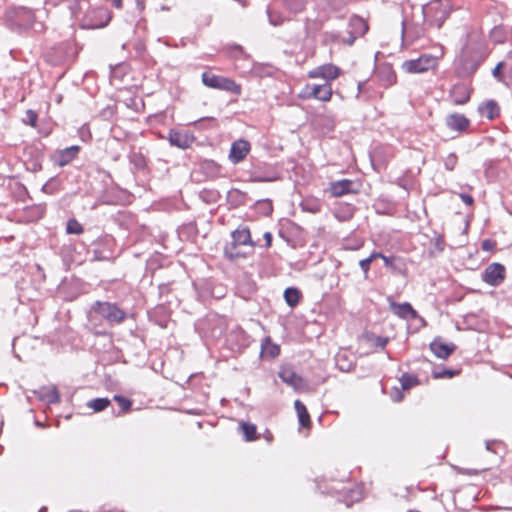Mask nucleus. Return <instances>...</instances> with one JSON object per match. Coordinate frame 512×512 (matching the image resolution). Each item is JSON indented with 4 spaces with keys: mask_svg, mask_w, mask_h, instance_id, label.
I'll return each instance as SVG.
<instances>
[{
    "mask_svg": "<svg viewBox=\"0 0 512 512\" xmlns=\"http://www.w3.org/2000/svg\"><path fill=\"white\" fill-rule=\"evenodd\" d=\"M6 19L14 29H32L36 33L44 31V23L36 19L33 10L26 7H10L6 11Z\"/></svg>",
    "mask_w": 512,
    "mask_h": 512,
    "instance_id": "obj_1",
    "label": "nucleus"
},
{
    "mask_svg": "<svg viewBox=\"0 0 512 512\" xmlns=\"http://www.w3.org/2000/svg\"><path fill=\"white\" fill-rule=\"evenodd\" d=\"M92 310L111 326L121 324L127 317V313L116 303L96 301Z\"/></svg>",
    "mask_w": 512,
    "mask_h": 512,
    "instance_id": "obj_2",
    "label": "nucleus"
},
{
    "mask_svg": "<svg viewBox=\"0 0 512 512\" xmlns=\"http://www.w3.org/2000/svg\"><path fill=\"white\" fill-rule=\"evenodd\" d=\"M202 82L209 88L231 92L235 95L241 94V86L231 78L204 72L202 74Z\"/></svg>",
    "mask_w": 512,
    "mask_h": 512,
    "instance_id": "obj_3",
    "label": "nucleus"
},
{
    "mask_svg": "<svg viewBox=\"0 0 512 512\" xmlns=\"http://www.w3.org/2000/svg\"><path fill=\"white\" fill-rule=\"evenodd\" d=\"M436 65V59L431 55H421L417 59L404 61L402 68L408 73H423Z\"/></svg>",
    "mask_w": 512,
    "mask_h": 512,
    "instance_id": "obj_4",
    "label": "nucleus"
},
{
    "mask_svg": "<svg viewBox=\"0 0 512 512\" xmlns=\"http://www.w3.org/2000/svg\"><path fill=\"white\" fill-rule=\"evenodd\" d=\"M506 277V269L504 265L494 262L489 264L483 271L481 278L490 286H499Z\"/></svg>",
    "mask_w": 512,
    "mask_h": 512,
    "instance_id": "obj_5",
    "label": "nucleus"
},
{
    "mask_svg": "<svg viewBox=\"0 0 512 512\" xmlns=\"http://www.w3.org/2000/svg\"><path fill=\"white\" fill-rule=\"evenodd\" d=\"M430 12H433L432 19L429 20L430 25H435L439 29L444 21L449 17L450 9L448 5H444L441 2H434L427 8L423 9L425 17H429Z\"/></svg>",
    "mask_w": 512,
    "mask_h": 512,
    "instance_id": "obj_6",
    "label": "nucleus"
},
{
    "mask_svg": "<svg viewBox=\"0 0 512 512\" xmlns=\"http://www.w3.org/2000/svg\"><path fill=\"white\" fill-rule=\"evenodd\" d=\"M110 14L105 8H96L92 10L83 20V27L89 29L102 28L110 21Z\"/></svg>",
    "mask_w": 512,
    "mask_h": 512,
    "instance_id": "obj_7",
    "label": "nucleus"
},
{
    "mask_svg": "<svg viewBox=\"0 0 512 512\" xmlns=\"http://www.w3.org/2000/svg\"><path fill=\"white\" fill-rule=\"evenodd\" d=\"M279 378L296 391L307 387L306 381L295 372L291 366H282L278 372Z\"/></svg>",
    "mask_w": 512,
    "mask_h": 512,
    "instance_id": "obj_8",
    "label": "nucleus"
},
{
    "mask_svg": "<svg viewBox=\"0 0 512 512\" xmlns=\"http://www.w3.org/2000/svg\"><path fill=\"white\" fill-rule=\"evenodd\" d=\"M333 94L330 83L306 85L303 95L307 98H314L320 101H329Z\"/></svg>",
    "mask_w": 512,
    "mask_h": 512,
    "instance_id": "obj_9",
    "label": "nucleus"
},
{
    "mask_svg": "<svg viewBox=\"0 0 512 512\" xmlns=\"http://www.w3.org/2000/svg\"><path fill=\"white\" fill-rule=\"evenodd\" d=\"M249 175L252 182H273L278 179L277 172L267 164L254 166Z\"/></svg>",
    "mask_w": 512,
    "mask_h": 512,
    "instance_id": "obj_10",
    "label": "nucleus"
},
{
    "mask_svg": "<svg viewBox=\"0 0 512 512\" xmlns=\"http://www.w3.org/2000/svg\"><path fill=\"white\" fill-rule=\"evenodd\" d=\"M359 185L352 180L342 179L331 182L328 188L333 197H341L346 194L357 193Z\"/></svg>",
    "mask_w": 512,
    "mask_h": 512,
    "instance_id": "obj_11",
    "label": "nucleus"
},
{
    "mask_svg": "<svg viewBox=\"0 0 512 512\" xmlns=\"http://www.w3.org/2000/svg\"><path fill=\"white\" fill-rule=\"evenodd\" d=\"M340 74V69L333 65V64H324L321 66H318L308 72L309 78L316 79V78H322L326 82L330 83L331 81L335 80Z\"/></svg>",
    "mask_w": 512,
    "mask_h": 512,
    "instance_id": "obj_12",
    "label": "nucleus"
},
{
    "mask_svg": "<svg viewBox=\"0 0 512 512\" xmlns=\"http://www.w3.org/2000/svg\"><path fill=\"white\" fill-rule=\"evenodd\" d=\"M168 141L171 146L187 149L193 144L195 137L190 132L171 129L168 133Z\"/></svg>",
    "mask_w": 512,
    "mask_h": 512,
    "instance_id": "obj_13",
    "label": "nucleus"
},
{
    "mask_svg": "<svg viewBox=\"0 0 512 512\" xmlns=\"http://www.w3.org/2000/svg\"><path fill=\"white\" fill-rule=\"evenodd\" d=\"M250 149L251 145L247 140H236L231 145L228 158L233 164H238L246 158Z\"/></svg>",
    "mask_w": 512,
    "mask_h": 512,
    "instance_id": "obj_14",
    "label": "nucleus"
},
{
    "mask_svg": "<svg viewBox=\"0 0 512 512\" xmlns=\"http://www.w3.org/2000/svg\"><path fill=\"white\" fill-rule=\"evenodd\" d=\"M445 124L448 129L463 133L468 130L470 126V120L463 114L451 113L446 116Z\"/></svg>",
    "mask_w": 512,
    "mask_h": 512,
    "instance_id": "obj_15",
    "label": "nucleus"
},
{
    "mask_svg": "<svg viewBox=\"0 0 512 512\" xmlns=\"http://www.w3.org/2000/svg\"><path fill=\"white\" fill-rule=\"evenodd\" d=\"M34 395L47 404H56L60 402V394L55 385L42 386L33 391Z\"/></svg>",
    "mask_w": 512,
    "mask_h": 512,
    "instance_id": "obj_16",
    "label": "nucleus"
},
{
    "mask_svg": "<svg viewBox=\"0 0 512 512\" xmlns=\"http://www.w3.org/2000/svg\"><path fill=\"white\" fill-rule=\"evenodd\" d=\"M430 350L439 359H447L456 349L454 343H444L441 338H435L429 345Z\"/></svg>",
    "mask_w": 512,
    "mask_h": 512,
    "instance_id": "obj_17",
    "label": "nucleus"
},
{
    "mask_svg": "<svg viewBox=\"0 0 512 512\" xmlns=\"http://www.w3.org/2000/svg\"><path fill=\"white\" fill-rule=\"evenodd\" d=\"M79 149V146L73 145L57 151L53 156L54 162L60 167L69 164L77 156Z\"/></svg>",
    "mask_w": 512,
    "mask_h": 512,
    "instance_id": "obj_18",
    "label": "nucleus"
},
{
    "mask_svg": "<svg viewBox=\"0 0 512 512\" xmlns=\"http://www.w3.org/2000/svg\"><path fill=\"white\" fill-rule=\"evenodd\" d=\"M449 97L455 105H464L470 99V91L464 84H455L449 92Z\"/></svg>",
    "mask_w": 512,
    "mask_h": 512,
    "instance_id": "obj_19",
    "label": "nucleus"
},
{
    "mask_svg": "<svg viewBox=\"0 0 512 512\" xmlns=\"http://www.w3.org/2000/svg\"><path fill=\"white\" fill-rule=\"evenodd\" d=\"M231 238L234 243L239 246L249 245L255 246V243L251 239L250 230L247 226L240 225L236 230L231 233Z\"/></svg>",
    "mask_w": 512,
    "mask_h": 512,
    "instance_id": "obj_20",
    "label": "nucleus"
},
{
    "mask_svg": "<svg viewBox=\"0 0 512 512\" xmlns=\"http://www.w3.org/2000/svg\"><path fill=\"white\" fill-rule=\"evenodd\" d=\"M367 31L368 24L363 18L354 15L349 19L347 31L348 33H352L353 35L357 36H363Z\"/></svg>",
    "mask_w": 512,
    "mask_h": 512,
    "instance_id": "obj_21",
    "label": "nucleus"
},
{
    "mask_svg": "<svg viewBox=\"0 0 512 512\" xmlns=\"http://www.w3.org/2000/svg\"><path fill=\"white\" fill-rule=\"evenodd\" d=\"M391 307L393 309V312L400 318L414 319L417 317V312L413 309L411 304L408 302L401 303V304L392 302Z\"/></svg>",
    "mask_w": 512,
    "mask_h": 512,
    "instance_id": "obj_22",
    "label": "nucleus"
},
{
    "mask_svg": "<svg viewBox=\"0 0 512 512\" xmlns=\"http://www.w3.org/2000/svg\"><path fill=\"white\" fill-rule=\"evenodd\" d=\"M377 75L383 86L388 87L396 82V74L390 66H381Z\"/></svg>",
    "mask_w": 512,
    "mask_h": 512,
    "instance_id": "obj_23",
    "label": "nucleus"
},
{
    "mask_svg": "<svg viewBox=\"0 0 512 512\" xmlns=\"http://www.w3.org/2000/svg\"><path fill=\"white\" fill-rule=\"evenodd\" d=\"M479 109H480L481 114L490 120L499 116V113H500V108H499L497 102L494 100L487 101Z\"/></svg>",
    "mask_w": 512,
    "mask_h": 512,
    "instance_id": "obj_24",
    "label": "nucleus"
},
{
    "mask_svg": "<svg viewBox=\"0 0 512 512\" xmlns=\"http://www.w3.org/2000/svg\"><path fill=\"white\" fill-rule=\"evenodd\" d=\"M509 34V30L507 27L503 25L495 26L490 31V39L496 44H502L506 41Z\"/></svg>",
    "mask_w": 512,
    "mask_h": 512,
    "instance_id": "obj_25",
    "label": "nucleus"
},
{
    "mask_svg": "<svg viewBox=\"0 0 512 512\" xmlns=\"http://www.w3.org/2000/svg\"><path fill=\"white\" fill-rule=\"evenodd\" d=\"M294 407L298 415L299 422L301 426L307 427L310 425V416L305 405L300 401L296 400L294 402Z\"/></svg>",
    "mask_w": 512,
    "mask_h": 512,
    "instance_id": "obj_26",
    "label": "nucleus"
},
{
    "mask_svg": "<svg viewBox=\"0 0 512 512\" xmlns=\"http://www.w3.org/2000/svg\"><path fill=\"white\" fill-rule=\"evenodd\" d=\"M239 245L231 241L224 247V256L230 261H235L241 257H244V254L241 253L237 248Z\"/></svg>",
    "mask_w": 512,
    "mask_h": 512,
    "instance_id": "obj_27",
    "label": "nucleus"
},
{
    "mask_svg": "<svg viewBox=\"0 0 512 512\" xmlns=\"http://www.w3.org/2000/svg\"><path fill=\"white\" fill-rule=\"evenodd\" d=\"M284 299L290 307H295L300 299V292L298 289L289 287L284 291Z\"/></svg>",
    "mask_w": 512,
    "mask_h": 512,
    "instance_id": "obj_28",
    "label": "nucleus"
},
{
    "mask_svg": "<svg viewBox=\"0 0 512 512\" xmlns=\"http://www.w3.org/2000/svg\"><path fill=\"white\" fill-rule=\"evenodd\" d=\"M110 405L108 398H95L87 402V407L95 412H101Z\"/></svg>",
    "mask_w": 512,
    "mask_h": 512,
    "instance_id": "obj_29",
    "label": "nucleus"
},
{
    "mask_svg": "<svg viewBox=\"0 0 512 512\" xmlns=\"http://www.w3.org/2000/svg\"><path fill=\"white\" fill-rule=\"evenodd\" d=\"M240 427L246 441H253L257 439L256 426L254 424L243 422Z\"/></svg>",
    "mask_w": 512,
    "mask_h": 512,
    "instance_id": "obj_30",
    "label": "nucleus"
},
{
    "mask_svg": "<svg viewBox=\"0 0 512 512\" xmlns=\"http://www.w3.org/2000/svg\"><path fill=\"white\" fill-rule=\"evenodd\" d=\"M262 353L274 358L279 355L280 348L278 345L273 344L270 339H266L262 344Z\"/></svg>",
    "mask_w": 512,
    "mask_h": 512,
    "instance_id": "obj_31",
    "label": "nucleus"
},
{
    "mask_svg": "<svg viewBox=\"0 0 512 512\" xmlns=\"http://www.w3.org/2000/svg\"><path fill=\"white\" fill-rule=\"evenodd\" d=\"M400 382H401L402 389L408 390L411 387L418 384V379L414 375H411L409 373H404V374H402V376L400 378Z\"/></svg>",
    "mask_w": 512,
    "mask_h": 512,
    "instance_id": "obj_32",
    "label": "nucleus"
},
{
    "mask_svg": "<svg viewBox=\"0 0 512 512\" xmlns=\"http://www.w3.org/2000/svg\"><path fill=\"white\" fill-rule=\"evenodd\" d=\"M83 231V226L76 219L72 218L67 221L66 232L68 234L80 235Z\"/></svg>",
    "mask_w": 512,
    "mask_h": 512,
    "instance_id": "obj_33",
    "label": "nucleus"
},
{
    "mask_svg": "<svg viewBox=\"0 0 512 512\" xmlns=\"http://www.w3.org/2000/svg\"><path fill=\"white\" fill-rule=\"evenodd\" d=\"M285 6L291 12L297 13L304 9L305 0H285Z\"/></svg>",
    "mask_w": 512,
    "mask_h": 512,
    "instance_id": "obj_34",
    "label": "nucleus"
},
{
    "mask_svg": "<svg viewBox=\"0 0 512 512\" xmlns=\"http://www.w3.org/2000/svg\"><path fill=\"white\" fill-rule=\"evenodd\" d=\"M457 374L456 371L446 369V368H439L435 369L432 373L433 377L435 379H442V378H452Z\"/></svg>",
    "mask_w": 512,
    "mask_h": 512,
    "instance_id": "obj_35",
    "label": "nucleus"
},
{
    "mask_svg": "<svg viewBox=\"0 0 512 512\" xmlns=\"http://www.w3.org/2000/svg\"><path fill=\"white\" fill-rule=\"evenodd\" d=\"M444 167L448 171H453L458 163V157L455 153H450L444 160Z\"/></svg>",
    "mask_w": 512,
    "mask_h": 512,
    "instance_id": "obj_36",
    "label": "nucleus"
},
{
    "mask_svg": "<svg viewBox=\"0 0 512 512\" xmlns=\"http://www.w3.org/2000/svg\"><path fill=\"white\" fill-rule=\"evenodd\" d=\"M37 120H38V114L36 111H34L32 109H28L25 112V117L23 118V122L25 124L30 125L32 127H36Z\"/></svg>",
    "mask_w": 512,
    "mask_h": 512,
    "instance_id": "obj_37",
    "label": "nucleus"
},
{
    "mask_svg": "<svg viewBox=\"0 0 512 512\" xmlns=\"http://www.w3.org/2000/svg\"><path fill=\"white\" fill-rule=\"evenodd\" d=\"M114 400L119 404V406L121 407V412H127L130 410L131 408V405H132V402L121 396V395H115L114 396Z\"/></svg>",
    "mask_w": 512,
    "mask_h": 512,
    "instance_id": "obj_38",
    "label": "nucleus"
},
{
    "mask_svg": "<svg viewBox=\"0 0 512 512\" xmlns=\"http://www.w3.org/2000/svg\"><path fill=\"white\" fill-rule=\"evenodd\" d=\"M505 67V63L503 61L499 62L496 67L492 70V75L493 77L498 81V82H504V76L501 72V69Z\"/></svg>",
    "mask_w": 512,
    "mask_h": 512,
    "instance_id": "obj_39",
    "label": "nucleus"
},
{
    "mask_svg": "<svg viewBox=\"0 0 512 512\" xmlns=\"http://www.w3.org/2000/svg\"><path fill=\"white\" fill-rule=\"evenodd\" d=\"M371 262H372V260L369 257L362 259L359 262V266H360L361 270L364 272L365 279L368 277V272L370 270Z\"/></svg>",
    "mask_w": 512,
    "mask_h": 512,
    "instance_id": "obj_40",
    "label": "nucleus"
},
{
    "mask_svg": "<svg viewBox=\"0 0 512 512\" xmlns=\"http://www.w3.org/2000/svg\"><path fill=\"white\" fill-rule=\"evenodd\" d=\"M496 246V243L490 239H485L482 241L481 248L484 251H492Z\"/></svg>",
    "mask_w": 512,
    "mask_h": 512,
    "instance_id": "obj_41",
    "label": "nucleus"
},
{
    "mask_svg": "<svg viewBox=\"0 0 512 512\" xmlns=\"http://www.w3.org/2000/svg\"><path fill=\"white\" fill-rule=\"evenodd\" d=\"M71 0H45L46 5L57 7L61 4L69 3Z\"/></svg>",
    "mask_w": 512,
    "mask_h": 512,
    "instance_id": "obj_42",
    "label": "nucleus"
},
{
    "mask_svg": "<svg viewBox=\"0 0 512 512\" xmlns=\"http://www.w3.org/2000/svg\"><path fill=\"white\" fill-rule=\"evenodd\" d=\"M460 198L468 206H471L473 204V197L469 194L462 193L460 194Z\"/></svg>",
    "mask_w": 512,
    "mask_h": 512,
    "instance_id": "obj_43",
    "label": "nucleus"
},
{
    "mask_svg": "<svg viewBox=\"0 0 512 512\" xmlns=\"http://www.w3.org/2000/svg\"><path fill=\"white\" fill-rule=\"evenodd\" d=\"M457 472L459 474H465V475H476L478 473L477 470H473V469H466V468H458L457 469Z\"/></svg>",
    "mask_w": 512,
    "mask_h": 512,
    "instance_id": "obj_44",
    "label": "nucleus"
},
{
    "mask_svg": "<svg viewBox=\"0 0 512 512\" xmlns=\"http://www.w3.org/2000/svg\"><path fill=\"white\" fill-rule=\"evenodd\" d=\"M387 342H388V339H387V338H384V337H377V338H376V342H375V344H376V346H379V347H381L382 349H384V348H385V346H386V344H387Z\"/></svg>",
    "mask_w": 512,
    "mask_h": 512,
    "instance_id": "obj_45",
    "label": "nucleus"
},
{
    "mask_svg": "<svg viewBox=\"0 0 512 512\" xmlns=\"http://www.w3.org/2000/svg\"><path fill=\"white\" fill-rule=\"evenodd\" d=\"M340 359H341V356L339 355L338 358H337V362H338V365H339V368L342 370V371H349L352 367V364H347L346 363H343L341 364L340 363Z\"/></svg>",
    "mask_w": 512,
    "mask_h": 512,
    "instance_id": "obj_46",
    "label": "nucleus"
},
{
    "mask_svg": "<svg viewBox=\"0 0 512 512\" xmlns=\"http://www.w3.org/2000/svg\"><path fill=\"white\" fill-rule=\"evenodd\" d=\"M263 238L265 239V246L267 248L270 247L272 243V234L270 232H265Z\"/></svg>",
    "mask_w": 512,
    "mask_h": 512,
    "instance_id": "obj_47",
    "label": "nucleus"
},
{
    "mask_svg": "<svg viewBox=\"0 0 512 512\" xmlns=\"http://www.w3.org/2000/svg\"><path fill=\"white\" fill-rule=\"evenodd\" d=\"M348 35H349L348 38L343 39V42L348 45H352L358 36L353 35L352 33H348Z\"/></svg>",
    "mask_w": 512,
    "mask_h": 512,
    "instance_id": "obj_48",
    "label": "nucleus"
},
{
    "mask_svg": "<svg viewBox=\"0 0 512 512\" xmlns=\"http://www.w3.org/2000/svg\"><path fill=\"white\" fill-rule=\"evenodd\" d=\"M205 165L208 168H211L213 170V172H218V170H219L218 165L215 162H213V161H208V162L205 163Z\"/></svg>",
    "mask_w": 512,
    "mask_h": 512,
    "instance_id": "obj_49",
    "label": "nucleus"
},
{
    "mask_svg": "<svg viewBox=\"0 0 512 512\" xmlns=\"http://www.w3.org/2000/svg\"><path fill=\"white\" fill-rule=\"evenodd\" d=\"M270 23L273 25H279L280 22L277 20V17H274L271 12H268Z\"/></svg>",
    "mask_w": 512,
    "mask_h": 512,
    "instance_id": "obj_50",
    "label": "nucleus"
},
{
    "mask_svg": "<svg viewBox=\"0 0 512 512\" xmlns=\"http://www.w3.org/2000/svg\"><path fill=\"white\" fill-rule=\"evenodd\" d=\"M270 23L273 25H279L280 22L277 20V17H274L271 12H268Z\"/></svg>",
    "mask_w": 512,
    "mask_h": 512,
    "instance_id": "obj_51",
    "label": "nucleus"
},
{
    "mask_svg": "<svg viewBox=\"0 0 512 512\" xmlns=\"http://www.w3.org/2000/svg\"><path fill=\"white\" fill-rule=\"evenodd\" d=\"M112 6L121 9L123 6L122 0H111Z\"/></svg>",
    "mask_w": 512,
    "mask_h": 512,
    "instance_id": "obj_52",
    "label": "nucleus"
},
{
    "mask_svg": "<svg viewBox=\"0 0 512 512\" xmlns=\"http://www.w3.org/2000/svg\"><path fill=\"white\" fill-rule=\"evenodd\" d=\"M382 260L384 261L385 266L389 267L392 265L393 258L383 255Z\"/></svg>",
    "mask_w": 512,
    "mask_h": 512,
    "instance_id": "obj_53",
    "label": "nucleus"
},
{
    "mask_svg": "<svg viewBox=\"0 0 512 512\" xmlns=\"http://www.w3.org/2000/svg\"><path fill=\"white\" fill-rule=\"evenodd\" d=\"M384 254H382L381 252H373L369 258H371V260L373 261L374 259L376 258H381L383 257Z\"/></svg>",
    "mask_w": 512,
    "mask_h": 512,
    "instance_id": "obj_54",
    "label": "nucleus"
},
{
    "mask_svg": "<svg viewBox=\"0 0 512 512\" xmlns=\"http://www.w3.org/2000/svg\"><path fill=\"white\" fill-rule=\"evenodd\" d=\"M136 2H137V5H138V7H139L140 9H143V8H144V3H143V1H142V0H136Z\"/></svg>",
    "mask_w": 512,
    "mask_h": 512,
    "instance_id": "obj_55",
    "label": "nucleus"
},
{
    "mask_svg": "<svg viewBox=\"0 0 512 512\" xmlns=\"http://www.w3.org/2000/svg\"><path fill=\"white\" fill-rule=\"evenodd\" d=\"M235 52H238L239 54L243 53V50L240 46L235 47Z\"/></svg>",
    "mask_w": 512,
    "mask_h": 512,
    "instance_id": "obj_56",
    "label": "nucleus"
},
{
    "mask_svg": "<svg viewBox=\"0 0 512 512\" xmlns=\"http://www.w3.org/2000/svg\"><path fill=\"white\" fill-rule=\"evenodd\" d=\"M266 205L268 206V210L269 212L272 211V205H271V202L270 201H265Z\"/></svg>",
    "mask_w": 512,
    "mask_h": 512,
    "instance_id": "obj_57",
    "label": "nucleus"
},
{
    "mask_svg": "<svg viewBox=\"0 0 512 512\" xmlns=\"http://www.w3.org/2000/svg\"><path fill=\"white\" fill-rule=\"evenodd\" d=\"M477 68H478V64H473L472 68H471V72L472 73L475 72L477 70Z\"/></svg>",
    "mask_w": 512,
    "mask_h": 512,
    "instance_id": "obj_58",
    "label": "nucleus"
},
{
    "mask_svg": "<svg viewBox=\"0 0 512 512\" xmlns=\"http://www.w3.org/2000/svg\"><path fill=\"white\" fill-rule=\"evenodd\" d=\"M486 449H487V450H490V449H491V448H490V442H486Z\"/></svg>",
    "mask_w": 512,
    "mask_h": 512,
    "instance_id": "obj_59",
    "label": "nucleus"
},
{
    "mask_svg": "<svg viewBox=\"0 0 512 512\" xmlns=\"http://www.w3.org/2000/svg\"><path fill=\"white\" fill-rule=\"evenodd\" d=\"M408 512H419V511H415V510H410V511H408Z\"/></svg>",
    "mask_w": 512,
    "mask_h": 512,
    "instance_id": "obj_60",
    "label": "nucleus"
}]
</instances>
